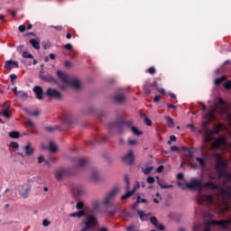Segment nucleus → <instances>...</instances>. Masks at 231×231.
Here are the masks:
<instances>
[{
    "label": "nucleus",
    "mask_w": 231,
    "mask_h": 231,
    "mask_svg": "<svg viewBox=\"0 0 231 231\" xmlns=\"http://www.w3.org/2000/svg\"><path fill=\"white\" fill-rule=\"evenodd\" d=\"M219 165H221V167H226V163H225V162H223V160L221 159L220 156H218V162H217V167H219Z\"/></svg>",
    "instance_id": "nucleus-41"
},
{
    "label": "nucleus",
    "mask_w": 231,
    "mask_h": 231,
    "mask_svg": "<svg viewBox=\"0 0 231 231\" xmlns=\"http://www.w3.org/2000/svg\"><path fill=\"white\" fill-rule=\"evenodd\" d=\"M9 136L10 138L18 139L21 138V133H19L18 131H13L9 133Z\"/></svg>",
    "instance_id": "nucleus-35"
},
{
    "label": "nucleus",
    "mask_w": 231,
    "mask_h": 231,
    "mask_svg": "<svg viewBox=\"0 0 231 231\" xmlns=\"http://www.w3.org/2000/svg\"><path fill=\"white\" fill-rule=\"evenodd\" d=\"M18 30H19V32H21L23 33L26 31V26L25 25H20Z\"/></svg>",
    "instance_id": "nucleus-56"
},
{
    "label": "nucleus",
    "mask_w": 231,
    "mask_h": 231,
    "mask_svg": "<svg viewBox=\"0 0 231 231\" xmlns=\"http://www.w3.org/2000/svg\"><path fill=\"white\" fill-rule=\"evenodd\" d=\"M131 131L135 134V136H142V134H143V132L140 131L136 126H132Z\"/></svg>",
    "instance_id": "nucleus-34"
},
{
    "label": "nucleus",
    "mask_w": 231,
    "mask_h": 231,
    "mask_svg": "<svg viewBox=\"0 0 231 231\" xmlns=\"http://www.w3.org/2000/svg\"><path fill=\"white\" fill-rule=\"evenodd\" d=\"M208 205H212L214 203V197L212 195H199L198 199V203L203 205V203Z\"/></svg>",
    "instance_id": "nucleus-8"
},
{
    "label": "nucleus",
    "mask_w": 231,
    "mask_h": 231,
    "mask_svg": "<svg viewBox=\"0 0 231 231\" xmlns=\"http://www.w3.org/2000/svg\"><path fill=\"white\" fill-rule=\"evenodd\" d=\"M48 149L51 152H57V144H55V143H53L51 141H49Z\"/></svg>",
    "instance_id": "nucleus-31"
},
{
    "label": "nucleus",
    "mask_w": 231,
    "mask_h": 231,
    "mask_svg": "<svg viewBox=\"0 0 231 231\" xmlns=\"http://www.w3.org/2000/svg\"><path fill=\"white\" fill-rule=\"evenodd\" d=\"M230 223H231L230 219L221 220V221H214V220H212L208 225V226H210V225H219L220 226H223V228H228V225H230Z\"/></svg>",
    "instance_id": "nucleus-15"
},
{
    "label": "nucleus",
    "mask_w": 231,
    "mask_h": 231,
    "mask_svg": "<svg viewBox=\"0 0 231 231\" xmlns=\"http://www.w3.org/2000/svg\"><path fill=\"white\" fill-rule=\"evenodd\" d=\"M3 116H5V118H12V115L10 113H8V110H4L3 112Z\"/></svg>",
    "instance_id": "nucleus-46"
},
{
    "label": "nucleus",
    "mask_w": 231,
    "mask_h": 231,
    "mask_svg": "<svg viewBox=\"0 0 231 231\" xmlns=\"http://www.w3.org/2000/svg\"><path fill=\"white\" fill-rule=\"evenodd\" d=\"M138 205H140V197H137V200H136V203L134 206V208H136L138 207Z\"/></svg>",
    "instance_id": "nucleus-62"
},
{
    "label": "nucleus",
    "mask_w": 231,
    "mask_h": 231,
    "mask_svg": "<svg viewBox=\"0 0 231 231\" xmlns=\"http://www.w3.org/2000/svg\"><path fill=\"white\" fill-rule=\"evenodd\" d=\"M22 55L23 59H33V55L28 53L27 51H23Z\"/></svg>",
    "instance_id": "nucleus-42"
},
{
    "label": "nucleus",
    "mask_w": 231,
    "mask_h": 231,
    "mask_svg": "<svg viewBox=\"0 0 231 231\" xmlns=\"http://www.w3.org/2000/svg\"><path fill=\"white\" fill-rule=\"evenodd\" d=\"M72 192H73V194H77V196H81V194H84V189H82L79 187L75 186L72 189Z\"/></svg>",
    "instance_id": "nucleus-33"
},
{
    "label": "nucleus",
    "mask_w": 231,
    "mask_h": 231,
    "mask_svg": "<svg viewBox=\"0 0 231 231\" xmlns=\"http://www.w3.org/2000/svg\"><path fill=\"white\" fill-rule=\"evenodd\" d=\"M117 212H119L121 216H125V217H129L131 215L129 212H127V209H120L119 208Z\"/></svg>",
    "instance_id": "nucleus-37"
},
{
    "label": "nucleus",
    "mask_w": 231,
    "mask_h": 231,
    "mask_svg": "<svg viewBox=\"0 0 231 231\" xmlns=\"http://www.w3.org/2000/svg\"><path fill=\"white\" fill-rule=\"evenodd\" d=\"M225 80H226V77L218 78L215 80V84L219 86L222 82H225Z\"/></svg>",
    "instance_id": "nucleus-38"
},
{
    "label": "nucleus",
    "mask_w": 231,
    "mask_h": 231,
    "mask_svg": "<svg viewBox=\"0 0 231 231\" xmlns=\"http://www.w3.org/2000/svg\"><path fill=\"white\" fill-rule=\"evenodd\" d=\"M71 162H74V163H77L78 167H84L86 165V160L84 159H78L75 157H72Z\"/></svg>",
    "instance_id": "nucleus-24"
},
{
    "label": "nucleus",
    "mask_w": 231,
    "mask_h": 231,
    "mask_svg": "<svg viewBox=\"0 0 231 231\" xmlns=\"http://www.w3.org/2000/svg\"><path fill=\"white\" fill-rule=\"evenodd\" d=\"M42 162H43V163H44V162H46V160L44 159V156H43V155H40V156L38 157V163H42Z\"/></svg>",
    "instance_id": "nucleus-52"
},
{
    "label": "nucleus",
    "mask_w": 231,
    "mask_h": 231,
    "mask_svg": "<svg viewBox=\"0 0 231 231\" xmlns=\"http://www.w3.org/2000/svg\"><path fill=\"white\" fill-rule=\"evenodd\" d=\"M18 97H20V98H28V93L20 91Z\"/></svg>",
    "instance_id": "nucleus-45"
},
{
    "label": "nucleus",
    "mask_w": 231,
    "mask_h": 231,
    "mask_svg": "<svg viewBox=\"0 0 231 231\" xmlns=\"http://www.w3.org/2000/svg\"><path fill=\"white\" fill-rule=\"evenodd\" d=\"M31 191L32 186H30V184L28 183L22 185L18 189L19 195L21 196V198H23L24 199L28 198V194H30Z\"/></svg>",
    "instance_id": "nucleus-7"
},
{
    "label": "nucleus",
    "mask_w": 231,
    "mask_h": 231,
    "mask_svg": "<svg viewBox=\"0 0 231 231\" xmlns=\"http://www.w3.org/2000/svg\"><path fill=\"white\" fill-rule=\"evenodd\" d=\"M125 125V121H124L122 118H119L115 123L108 124L107 125L108 133L110 134H113V133H115V129H116L118 134H124V131H125V129L124 128Z\"/></svg>",
    "instance_id": "nucleus-4"
},
{
    "label": "nucleus",
    "mask_w": 231,
    "mask_h": 231,
    "mask_svg": "<svg viewBox=\"0 0 231 231\" xmlns=\"http://www.w3.org/2000/svg\"><path fill=\"white\" fill-rule=\"evenodd\" d=\"M2 107H3L4 111H9V109H10V106H8V104H6V103H4L2 105Z\"/></svg>",
    "instance_id": "nucleus-53"
},
{
    "label": "nucleus",
    "mask_w": 231,
    "mask_h": 231,
    "mask_svg": "<svg viewBox=\"0 0 231 231\" xmlns=\"http://www.w3.org/2000/svg\"><path fill=\"white\" fill-rule=\"evenodd\" d=\"M112 98L116 104H122V102H125V95L122 92L115 94Z\"/></svg>",
    "instance_id": "nucleus-14"
},
{
    "label": "nucleus",
    "mask_w": 231,
    "mask_h": 231,
    "mask_svg": "<svg viewBox=\"0 0 231 231\" xmlns=\"http://www.w3.org/2000/svg\"><path fill=\"white\" fill-rule=\"evenodd\" d=\"M120 192V189L115 188L112 190L108 191L104 197L102 203L106 208H111V207H115V199L118 193Z\"/></svg>",
    "instance_id": "nucleus-3"
},
{
    "label": "nucleus",
    "mask_w": 231,
    "mask_h": 231,
    "mask_svg": "<svg viewBox=\"0 0 231 231\" xmlns=\"http://www.w3.org/2000/svg\"><path fill=\"white\" fill-rule=\"evenodd\" d=\"M14 66H17V61H14L13 60H9L5 62V69H14Z\"/></svg>",
    "instance_id": "nucleus-25"
},
{
    "label": "nucleus",
    "mask_w": 231,
    "mask_h": 231,
    "mask_svg": "<svg viewBox=\"0 0 231 231\" xmlns=\"http://www.w3.org/2000/svg\"><path fill=\"white\" fill-rule=\"evenodd\" d=\"M196 161L199 162V165H201V167H205V159L197 157Z\"/></svg>",
    "instance_id": "nucleus-44"
},
{
    "label": "nucleus",
    "mask_w": 231,
    "mask_h": 231,
    "mask_svg": "<svg viewBox=\"0 0 231 231\" xmlns=\"http://www.w3.org/2000/svg\"><path fill=\"white\" fill-rule=\"evenodd\" d=\"M125 190L126 194L123 195L121 197L122 201H124V199H127V198H131V196H133V194H134V192H136V188L134 189L132 191H130V183H129L128 176L125 177Z\"/></svg>",
    "instance_id": "nucleus-5"
},
{
    "label": "nucleus",
    "mask_w": 231,
    "mask_h": 231,
    "mask_svg": "<svg viewBox=\"0 0 231 231\" xmlns=\"http://www.w3.org/2000/svg\"><path fill=\"white\" fill-rule=\"evenodd\" d=\"M204 187L206 189H210L211 190H216L218 189V186L217 184H215L214 182H208V183L204 184Z\"/></svg>",
    "instance_id": "nucleus-30"
},
{
    "label": "nucleus",
    "mask_w": 231,
    "mask_h": 231,
    "mask_svg": "<svg viewBox=\"0 0 231 231\" xmlns=\"http://www.w3.org/2000/svg\"><path fill=\"white\" fill-rule=\"evenodd\" d=\"M47 97H50L51 98H56V100H60V98H62V95H60V92H59L55 88H48L46 92Z\"/></svg>",
    "instance_id": "nucleus-9"
},
{
    "label": "nucleus",
    "mask_w": 231,
    "mask_h": 231,
    "mask_svg": "<svg viewBox=\"0 0 231 231\" xmlns=\"http://www.w3.org/2000/svg\"><path fill=\"white\" fill-rule=\"evenodd\" d=\"M164 118L167 122L168 127H170L171 129L174 128V119H172L169 116H165Z\"/></svg>",
    "instance_id": "nucleus-29"
},
{
    "label": "nucleus",
    "mask_w": 231,
    "mask_h": 231,
    "mask_svg": "<svg viewBox=\"0 0 231 231\" xmlns=\"http://www.w3.org/2000/svg\"><path fill=\"white\" fill-rule=\"evenodd\" d=\"M150 223H152V225H153V226H155V228H158L159 230H165V226H163V225L162 224H159L156 217H151Z\"/></svg>",
    "instance_id": "nucleus-16"
},
{
    "label": "nucleus",
    "mask_w": 231,
    "mask_h": 231,
    "mask_svg": "<svg viewBox=\"0 0 231 231\" xmlns=\"http://www.w3.org/2000/svg\"><path fill=\"white\" fill-rule=\"evenodd\" d=\"M136 212L140 217V219L142 221H146L147 220V216H151V213H149L148 215H146L145 213H143V211L140 210V209H136Z\"/></svg>",
    "instance_id": "nucleus-27"
},
{
    "label": "nucleus",
    "mask_w": 231,
    "mask_h": 231,
    "mask_svg": "<svg viewBox=\"0 0 231 231\" xmlns=\"http://www.w3.org/2000/svg\"><path fill=\"white\" fill-rule=\"evenodd\" d=\"M50 225H51V221H50L48 219H43L42 220V226H50Z\"/></svg>",
    "instance_id": "nucleus-48"
},
{
    "label": "nucleus",
    "mask_w": 231,
    "mask_h": 231,
    "mask_svg": "<svg viewBox=\"0 0 231 231\" xmlns=\"http://www.w3.org/2000/svg\"><path fill=\"white\" fill-rule=\"evenodd\" d=\"M148 72L150 73V75H154V73H156V69H154V67H151L148 69Z\"/></svg>",
    "instance_id": "nucleus-54"
},
{
    "label": "nucleus",
    "mask_w": 231,
    "mask_h": 231,
    "mask_svg": "<svg viewBox=\"0 0 231 231\" xmlns=\"http://www.w3.org/2000/svg\"><path fill=\"white\" fill-rule=\"evenodd\" d=\"M66 50L71 51L73 49V46L71 45V43H68L65 45Z\"/></svg>",
    "instance_id": "nucleus-60"
},
{
    "label": "nucleus",
    "mask_w": 231,
    "mask_h": 231,
    "mask_svg": "<svg viewBox=\"0 0 231 231\" xmlns=\"http://www.w3.org/2000/svg\"><path fill=\"white\" fill-rule=\"evenodd\" d=\"M126 230L127 231H134V226L132 225V226L126 227Z\"/></svg>",
    "instance_id": "nucleus-63"
},
{
    "label": "nucleus",
    "mask_w": 231,
    "mask_h": 231,
    "mask_svg": "<svg viewBox=\"0 0 231 231\" xmlns=\"http://www.w3.org/2000/svg\"><path fill=\"white\" fill-rule=\"evenodd\" d=\"M224 86H225L226 89H230V88H231V81L226 82Z\"/></svg>",
    "instance_id": "nucleus-59"
},
{
    "label": "nucleus",
    "mask_w": 231,
    "mask_h": 231,
    "mask_svg": "<svg viewBox=\"0 0 231 231\" xmlns=\"http://www.w3.org/2000/svg\"><path fill=\"white\" fill-rule=\"evenodd\" d=\"M10 79H11L12 84H14V80H15V79H17V75H15V74H11V75H10Z\"/></svg>",
    "instance_id": "nucleus-55"
},
{
    "label": "nucleus",
    "mask_w": 231,
    "mask_h": 231,
    "mask_svg": "<svg viewBox=\"0 0 231 231\" xmlns=\"http://www.w3.org/2000/svg\"><path fill=\"white\" fill-rule=\"evenodd\" d=\"M152 169H153L152 166L143 169V174H145L147 176V175L151 174V172H152Z\"/></svg>",
    "instance_id": "nucleus-39"
},
{
    "label": "nucleus",
    "mask_w": 231,
    "mask_h": 231,
    "mask_svg": "<svg viewBox=\"0 0 231 231\" xmlns=\"http://www.w3.org/2000/svg\"><path fill=\"white\" fill-rule=\"evenodd\" d=\"M10 145L13 147V149H19V143L16 142H11Z\"/></svg>",
    "instance_id": "nucleus-49"
},
{
    "label": "nucleus",
    "mask_w": 231,
    "mask_h": 231,
    "mask_svg": "<svg viewBox=\"0 0 231 231\" xmlns=\"http://www.w3.org/2000/svg\"><path fill=\"white\" fill-rule=\"evenodd\" d=\"M90 180L91 181H94V183L100 181V173L98 172V171L94 170L91 171Z\"/></svg>",
    "instance_id": "nucleus-18"
},
{
    "label": "nucleus",
    "mask_w": 231,
    "mask_h": 231,
    "mask_svg": "<svg viewBox=\"0 0 231 231\" xmlns=\"http://www.w3.org/2000/svg\"><path fill=\"white\" fill-rule=\"evenodd\" d=\"M66 174V170L64 168H60L59 170L56 171V180L58 181H60L62 178H64V175Z\"/></svg>",
    "instance_id": "nucleus-19"
},
{
    "label": "nucleus",
    "mask_w": 231,
    "mask_h": 231,
    "mask_svg": "<svg viewBox=\"0 0 231 231\" xmlns=\"http://www.w3.org/2000/svg\"><path fill=\"white\" fill-rule=\"evenodd\" d=\"M56 77L62 82L61 85H60V89L62 91H66L69 86L73 88V89H80L82 88V83L80 82V79L75 76H69L68 73L58 69L56 71Z\"/></svg>",
    "instance_id": "nucleus-1"
},
{
    "label": "nucleus",
    "mask_w": 231,
    "mask_h": 231,
    "mask_svg": "<svg viewBox=\"0 0 231 231\" xmlns=\"http://www.w3.org/2000/svg\"><path fill=\"white\" fill-rule=\"evenodd\" d=\"M76 208H78V210H83L84 209V202H77Z\"/></svg>",
    "instance_id": "nucleus-43"
},
{
    "label": "nucleus",
    "mask_w": 231,
    "mask_h": 231,
    "mask_svg": "<svg viewBox=\"0 0 231 231\" xmlns=\"http://www.w3.org/2000/svg\"><path fill=\"white\" fill-rule=\"evenodd\" d=\"M163 169H164V167H163V165H161V166H159L158 168H157V172H163Z\"/></svg>",
    "instance_id": "nucleus-61"
},
{
    "label": "nucleus",
    "mask_w": 231,
    "mask_h": 231,
    "mask_svg": "<svg viewBox=\"0 0 231 231\" xmlns=\"http://www.w3.org/2000/svg\"><path fill=\"white\" fill-rule=\"evenodd\" d=\"M122 160L125 163L133 165V162H134V154L133 153V151H129L125 156H123Z\"/></svg>",
    "instance_id": "nucleus-10"
},
{
    "label": "nucleus",
    "mask_w": 231,
    "mask_h": 231,
    "mask_svg": "<svg viewBox=\"0 0 231 231\" xmlns=\"http://www.w3.org/2000/svg\"><path fill=\"white\" fill-rule=\"evenodd\" d=\"M155 180L153 177H148L147 178V183H149L150 185H152V183H154Z\"/></svg>",
    "instance_id": "nucleus-51"
},
{
    "label": "nucleus",
    "mask_w": 231,
    "mask_h": 231,
    "mask_svg": "<svg viewBox=\"0 0 231 231\" xmlns=\"http://www.w3.org/2000/svg\"><path fill=\"white\" fill-rule=\"evenodd\" d=\"M189 165L191 169H198V164L194 162H189Z\"/></svg>",
    "instance_id": "nucleus-58"
},
{
    "label": "nucleus",
    "mask_w": 231,
    "mask_h": 231,
    "mask_svg": "<svg viewBox=\"0 0 231 231\" xmlns=\"http://www.w3.org/2000/svg\"><path fill=\"white\" fill-rule=\"evenodd\" d=\"M128 145L134 147V145H138V141L136 139H128Z\"/></svg>",
    "instance_id": "nucleus-40"
},
{
    "label": "nucleus",
    "mask_w": 231,
    "mask_h": 231,
    "mask_svg": "<svg viewBox=\"0 0 231 231\" xmlns=\"http://www.w3.org/2000/svg\"><path fill=\"white\" fill-rule=\"evenodd\" d=\"M221 145H226V140L225 139H216L210 145V149L214 151V149H219Z\"/></svg>",
    "instance_id": "nucleus-11"
},
{
    "label": "nucleus",
    "mask_w": 231,
    "mask_h": 231,
    "mask_svg": "<svg viewBox=\"0 0 231 231\" xmlns=\"http://www.w3.org/2000/svg\"><path fill=\"white\" fill-rule=\"evenodd\" d=\"M98 226V219L94 215H88L85 219L79 223L81 227L80 231H89L93 230L95 226Z\"/></svg>",
    "instance_id": "nucleus-2"
},
{
    "label": "nucleus",
    "mask_w": 231,
    "mask_h": 231,
    "mask_svg": "<svg viewBox=\"0 0 231 231\" xmlns=\"http://www.w3.org/2000/svg\"><path fill=\"white\" fill-rule=\"evenodd\" d=\"M33 91H34V93H35V95H36V98H37L38 100H42V98H43L42 95H43V93H44V91L42 90V88H41V87H39V86H35V87L33 88Z\"/></svg>",
    "instance_id": "nucleus-17"
},
{
    "label": "nucleus",
    "mask_w": 231,
    "mask_h": 231,
    "mask_svg": "<svg viewBox=\"0 0 231 231\" xmlns=\"http://www.w3.org/2000/svg\"><path fill=\"white\" fill-rule=\"evenodd\" d=\"M84 216H86V211L79 210L78 212L70 213L69 215V217H78L79 219H80V217H84Z\"/></svg>",
    "instance_id": "nucleus-21"
},
{
    "label": "nucleus",
    "mask_w": 231,
    "mask_h": 231,
    "mask_svg": "<svg viewBox=\"0 0 231 231\" xmlns=\"http://www.w3.org/2000/svg\"><path fill=\"white\" fill-rule=\"evenodd\" d=\"M157 183L161 189H172V185H165L163 184V180H160V177H156Z\"/></svg>",
    "instance_id": "nucleus-26"
},
{
    "label": "nucleus",
    "mask_w": 231,
    "mask_h": 231,
    "mask_svg": "<svg viewBox=\"0 0 231 231\" xmlns=\"http://www.w3.org/2000/svg\"><path fill=\"white\" fill-rule=\"evenodd\" d=\"M187 189H191L192 190H201L203 189V184L199 179H192L189 184H187Z\"/></svg>",
    "instance_id": "nucleus-6"
},
{
    "label": "nucleus",
    "mask_w": 231,
    "mask_h": 231,
    "mask_svg": "<svg viewBox=\"0 0 231 231\" xmlns=\"http://www.w3.org/2000/svg\"><path fill=\"white\" fill-rule=\"evenodd\" d=\"M91 205L93 212H98L100 210V201L98 199H93Z\"/></svg>",
    "instance_id": "nucleus-23"
},
{
    "label": "nucleus",
    "mask_w": 231,
    "mask_h": 231,
    "mask_svg": "<svg viewBox=\"0 0 231 231\" xmlns=\"http://www.w3.org/2000/svg\"><path fill=\"white\" fill-rule=\"evenodd\" d=\"M30 44H32V48H34L35 50H41V40H35V39H32L29 41Z\"/></svg>",
    "instance_id": "nucleus-22"
},
{
    "label": "nucleus",
    "mask_w": 231,
    "mask_h": 231,
    "mask_svg": "<svg viewBox=\"0 0 231 231\" xmlns=\"http://www.w3.org/2000/svg\"><path fill=\"white\" fill-rule=\"evenodd\" d=\"M44 131L46 133H55V131H60L62 129L60 125H54V126H44L43 127Z\"/></svg>",
    "instance_id": "nucleus-20"
},
{
    "label": "nucleus",
    "mask_w": 231,
    "mask_h": 231,
    "mask_svg": "<svg viewBox=\"0 0 231 231\" xmlns=\"http://www.w3.org/2000/svg\"><path fill=\"white\" fill-rule=\"evenodd\" d=\"M41 80H44V82H50L51 84H59V81L53 78L51 74H47L46 76L40 74Z\"/></svg>",
    "instance_id": "nucleus-13"
},
{
    "label": "nucleus",
    "mask_w": 231,
    "mask_h": 231,
    "mask_svg": "<svg viewBox=\"0 0 231 231\" xmlns=\"http://www.w3.org/2000/svg\"><path fill=\"white\" fill-rule=\"evenodd\" d=\"M98 231H109V229L106 226H103V227L99 228Z\"/></svg>",
    "instance_id": "nucleus-64"
},
{
    "label": "nucleus",
    "mask_w": 231,
    "mask_h": 231,
    "mask_svg": "<svg viewBox=\"0 0 231 231\" xmlns=\"http://www.w3.org/2000/svg\"><path fill=\"white\" fill-rule=\"evenodd\" d=\"M212 140H214V134H212V133L206 132L204 143H208V142H212Z\"/></svg>",
    "instance_id": "nucleus-28"
},
{
    "label": "nucleus",
    "mask_w": 231,
    "mask_h": 231,
    "mask_svg": "<svg viewBox=\"0 0 231 231\" xmlns=\"http://www.w3.org/2000/svg\"><path fill=\"white\" fill-rule=\"evenodd\" d=\"M27 125H29L30 127H34L35 123H33L32 120L28 119L27 120Z\"/></svg>",
    "instance_id": "nucleus-57"
},
{
    "label": "nucleus",
    "mask_w": 231,
    "mask_h": 231,
    "mask_svg": "<svg viewBox=\"0 0 231 231\" xmlns=\"http://www.w3.org/2000/svg\"><path fill=\"white\" fill-rule=\"evenodd\" d=\"M140 118H143L144 124H146V125H148L149 127H151V125H152V121H151V119H149V117H147V116L141 114Z\"/></svg>",
    "instance_id": "nucleus-32"
},
{
    "label": "nucleus",
    "mask_w": 231,
    "mask_h": 231,
    "mask_svg": "<svg viewBox=\"0 0 231 231\" xmlns=\"http://www.w3.org/2000/svg\"><path fill=\"white\" fill-rule=\"evenodd\" d=\"M42 46H43V48H44V50H50V48H51V44H50V42H42Z\"/></svg>",
    "instance_id": "nucleus-50"
},
{
    "label": "nucleus",
    "mask_w": 231,
    "mask_h": 231,
    "mask_svg": "<svg viewBox=\"0 0 231 231\" xmlns=\"http://www.w3.org/2000/svg\"><path fill=\"white\" fill-rule=\"evenodd\" d=\"M116 212H118V205H116L115 209L112 210H106V213L107 214V216H115V214H116Z\"/></svg>",
    "instance_id": "nucleus-36"
},
{
    "label": "nucleus",
    "mask_w": 231,
    "mask_h": 231,
    "mask_svg": "<svg viewBox=\"0 0 231 231\" xmlns=\"http://www.w3.org/2000/svg\"><path fill=\"white\" fill-rule=\"evenodd\" d=\"M22 149L24 151L25 156H33V152H35V148H33L30 143H27Z\"/></svg>",
    "instance_id": "nucleus-12"
},
{
    "label": "nucleus",
    "mask_w": 231,
    "mask_h": 231,
    "mask_svg": "<svg viewBox=\"0 0 231 231\" xmlns=\"http://www.w3.org/2000/svg\"><path fill=\"white\" fill-rule=\"evenodd\" d=\"M64 124H67V125H71L73 124V122H71V119H69V116H65V119H64Z\"/></svg>",
    "instance_id": "nucleus-47"
}]
</instances>
